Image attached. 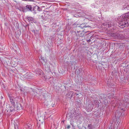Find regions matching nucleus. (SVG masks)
Wrapping results in <instances>:
<instances>
[{
    "label": "nucleus",
    "instance_id": "obj_5",
    "mask_svg": "<svg viewBox=\"0 0 129 129\" xmlns=\"http://www.w3.org/2000/svg\"><path fill=\"white\" fill-rule=\"evenodd\" d=\"M9 98L11 104L12 105H14L15 102V98H14L12 96H9Z\"/></svg>",
    "mask_w": 129,
    "mask_h": 129
},
{
    "label": "nucleus",
    "instance_id": "obj_13",
    "mask_svg": "<svg viewBox=\"0 0 129 129\" xmlns=\"http://www.w3.org/2000/svg\"><path fill=\"white\" fill-rule=\"evenodd\" d=\"M26 8L28 11H31L32 9L31 6L30 5H27L26 6Z\"/></svg>",
    "mask_w": 129,
    "mask_h": 129
},
{
    "label": "nucleus",
    "instance_id": "obj_12",
    "mask_svg": "<svg viewBox=\"0 0 129 129\" xmlns=\"http://www.w3.org/2000/svg\"><path fill=\"white\" fill-rule=\"evenodd\" d=\"M36 73L38 75H41L42 71L40 69H37L36 71Z\"/></svg>",
    "mask_w": 129,
    "mask_h": 129
},
{
    "label": "nucleus",
    "instance_id": "obj_27",
    "mask_svg": "<svg viewBox=\"0 0 129 129\" xmlns=\"http://www.w3.org/2000/svg\"><path fill=\"white\" fill-rule=\"evenodd\" d=\"M90 32V31H85V32L86 33L87 32Z\"/></svg>",
    "mask_w": 129,
    "mask_h": 129
},
{
    "label": "nucleus",
    "instance_id": "obj_17",
    "mask_svg": "<svg viewBox=\"0 0 129 129\" xmlns=\"http://www.w3.org/2000/svg\"><path fill=\"white\" fill-rule=\"evenodd\" d=\"M87 128L88 129H93V126L91 124H89L88 125Z\"/></svg>",
    "mask_w": 129,
    "mask_h": 129
},
{
    "label": "nucleus",
    "instance_id": "obj_14",
    "mask_svg": "<svg viewBox=\"0 0 129 129\" xmlns=\"http://www.w3.org/2000/svg\"><path fill=\"white\" fill-rule=\"evenodd\" d=\"M87 19L90 21H92L94 19V17L92 16H89L88 17Z\"/></svg>",
    "mask_w": 129,
    "mask_h": 129
},
{
    "label": "nucleus",
    "instance_id": "obj_4",
    "mask_svg": "<svg viewBox=\"0 0 129 129\" xmlns=\"http://www.w3.org/2000/svg\"><path fill=\"white\" fill-rule=\"evenodd\" d=\"M120 17L123 19H124L126 20H128V19H129V12L123 14Z\"/></svg>",
    "mask_w": 129,
    "mask_h": 129
},
{
    "label": "nucleus",
    "instance_id": "obj_19",
    "mask_svg": "<svg viewBox=\"0 0 129 129\" xmlns=\"http://www.w3.org/2000/svg\"><path fill=\"white\" fill-rule=\"evenodd\" d=\"M26 127L27 129H31V126L30 124L29 125L28 124L26 125Z\"/></svg>",
    "mask_w": 129,
    "mask_h": 129
},
{
    "label": "nucleus",
    "instance_id": "obj_24",
    "mask_svg": "<svg viewBox=\"0 0 129 129\" xmlns=\"http://www.w3.org/2000/svg\"><path fill=\"white\" fill-rule=\"evenodd\" d=\"M70 127V126L68 125L67 127V128L68 129H69Z\"/></svg>",
    "mask_w": 129,
    "mask_h": 129
},
{
    "label": "nucleus",
    "instance_id": "obj_7",
    "mask_svg": "<svg viewBox=\"0 0 129 129\" xmlns=\"http://www.w3.org/2000/svg\"><path fill=\"white\" fill-rule=\"evenodd\" d=\"M84 34V33L83 30L79 31H77L76 35L79 37H83Z\"/></svg>",
    "mask_w": 129,
    "mask_h": 129
},
{
    "label": "nucleus",
    "instance_id": "obj_10",
    "mask_svg": "<svg viewBox=\"0 0 129 129\" xmlns=\"http://www.w3.org/2000/svg\"><path fill=\"white\" fill-rule=\"evenodd\" d=\"M106 25L107 27H109L112 26H113L114 25V24L112 22H109L107 23Z\"/></svg>",
    "mask_w": 129,
    "mask_h": 129
},
{
    "label": "nucleus",
    "instance_id": "obj_15",
    "mask_svg": "<svg viewBox=\"0 0 129 129\" xmlns=\"http://www.w3.org/2000/svg\"><path fill=\"white\" fill-rule=\"evenodd\" d=\"M21 106L20 104H19L18 105L16 106V107H15V109L16 111L19 110L20 108V107Z\"/></svg>",
    "mask_w": 129,
    "mask_h": 129
},
{
    "label": "nucleus",
    "instance_id": "obj_31",
    "mask_svg": "<svg viewBox=\"0 0 129 129\" xmlns=\"http://www.w3.org/2000/svg\"><path fill=\"white\" fill-rule=\"evenodd\" d=\"M75 94H76V93H75ZM77 94V95H78V94Z\"/></svg>",
    "mask_w": 129,
    "mask_h": 129
},
{
    "label": "nucleus",
    "instance_id": "obj_34",
    "mask_svg": "<svg viewBox=\"0 0 129 129\" xmlns=\"http://www.w3.org/2000/svg\"><path fill=\"white\" fill-rule=\"evenodd\" d=\"M113 124V122H112V124Z\"/></svg>",
    "mask_w": 129,
    "mask_h": 129
},
{
    "label": "nucleus",
    "instance_id": "obj_30",
    "mask_svg": "<svg viewBox=\"0 0 129 129\" xmlns=\"http://www.w3.org/2000/svg\"><path fill=\"white\" fill-rule=\"evenodd\" d=\"M104 98H105V97H103V99H104Z\"/></svg>",
    "mask_w": 129,
    "mask_h": 129
},
{
    "label": "nucleus",
    "instance_id": "obj_23",
    "mask_svg": "<svg viewBox=\"0 0 129 129\" xmlns=\"http://www.w3.org/2000/svg\"><path fill=\"white\" fill-rule=\"evenodd\" d=\"M87 42H90V41H91V40H90V39H89L88 40H87Z\"/></svg>",
    "mask_w": 129,
    "mask_h": 129
},
{
    "label": "nucleus",
    "instance_id": "obj_2",
    "mask_svg": "<svg viewBox=\"0 0 129 129\" xmlns=\"http://www.w3.org/2000/svg\"><path fill=\"white\" fill-rule=\"evenodd\" d=\"M12 105V106L10 107L8 110L6 109L5 111V114H7L8 116L12 114V112H14L16 111L14 105Z\"/></svg>",
    "mask_w": 129,
    "mask_h": 129
},
{
    "label": "nucleus",
    "instance_id": "obj_26",
    "mask_svg": "<svg viewBox=\"0 0 129 129\" xmlns=\"http://www.w3.org/2000/svg\"><path fill=\"white\" fill-rule=\"evenodd\" d=\"M102 99V100H103V101H104V102L107 101L106 100V99L105 100H103V99Z\"/></svg>",
    "mask_w": 129,
    "mask_h": 129
},
{
    "label": "nucleus",
    "instance_id": "obj_3",
    "mask_svg": "<svg viewBox=\"0 0 129 129\" xmlns=\"http://www.w3.org/2000/svg\"><path fill=\"white\" fill-rule=\"evenodd\" d=\"M99 102L97 100H94L93 101V102H92V104H89L88 106V108L87 107V108H88L87 109V110L88 111H91L92 109L93 108V106L94 105H96L98 104Z\"/></svg>",
    "mask_w": 129,
    "mask_h": 129
},
{
    "label": "nucleus",
    "instance_id": "obj_32",
    "mask_svg": "<svg viewBox=\"0 0 129 129\" xmlns=\"http://www.w3.org/2000/svg\"><path fill=\"white\" fill-rule=\"evenodd\" d=\"M121 35V34L120 35H120V36H121V35Z\"/></svg>",
    "mask_w": 129,
    "mask_h": 129
},
{
    "label": "nucleus",
    "instance_id": "obj_29",
    "mask_svg": "<svg viewBox=\"0 0 129 129\" xmlns=\"http://www.w3.org/2000/svg\"><path fill=\"white\" fill-rule=\"evenodd\" d=\"M37 33L38 34V32L37 31Z\"/></svg>",
    "mask_w": 129,
    "mask_h": 129
},
{
    "label": "nucleus",
    "instance_id": "obj_8",
    "mask_svg": "<svg viewBox=\"0 0 129 129\" xmlns=\"http://www.w3.org/2000/svg\"><path fill=\"white\" fill-rule=\"evenodd\" d=\"M33 10H34L35 9H37V10L39 11H41L42 10V9L41 7H39L36 6L33 7Z\"/></svg>",
    "mask_w": 129,
    "mask_h": 129
},
{
    "label": "nucleus",
    "instance_id": "obj_28",
    "mask_svg": "<svg viewBox=\"0 0 129 129\" xmlns=\"http://www.w3.org/2000/svg\"><path fill=\"white\" fill-rule=\"evenodd\" d=\"M1 98L2 99L3 98V97L2 96H1Z\"/></svg>",
    "mask_w": 129,
    "mask_h": 129
},
{
    "label": "nucleus",
    "instance_id": "obj_16",
    "mask_svg": "<svg viewBox=\"0 0 129 129\" xmlns=\"http://www.w3.org/2000/svg\"><path fill=\"white\" fill-rule=\"evenodd\" d=\"M73 95L72 92H69L66 95L67 96L70 98V96H71V97Z\"/></svg>",
    "mask_w": 129,
    "mask_h": 129
},
{
    "label": "nucleus",
    "instance_id": "obj_21",
    "mask_svg": "<svg viewBox=\"0 0 129 129\" xmlns=\"http://www.w3.org/2000/svg\"><path fill=\"white\" fill-rule=\"evenodd\" d=\"M36 9H35L34 11L33 10V12L35 14H36L37 13V12L36 11Z\"/></svg>",
    "mask_w": 129,
    "mask_h": 129
},
{
    "label": "nucleus",
    "instance_id": "obj_20",
    "mask_svg": "<svg viewBox=\"0 0 129 129\" xmlns=\"http://www.w3.org/2000/svg\"><path fill=\"white\" fill-rule=\"evenodd\" d=\"M27 18L28 20H29L30 21H32L33 19L32 18L30 17H27Z\"/></svg>",
    "mask_w": 129,
    "mask_h": 129
},
{
    "label": "nucleus",
    "instance_id": "obj_22",
    "mask_svg": "<svg viewBox=\"0 0 129 129\" xmlns=\"http://www.w3.org/2000/svg\"><path fill=\"white\" fill-rule=\"evenodd\" d=\"M112 126H111L109 127L110 129H113V127H112Z\"/></svg>",
    "mask_w": 129,
    "mask_h": 129
},
{
    "label": "nucleus",
    "instance_id": "obj_6",
    "mask_svg": "<svg viewBox=\"0 0 129 129\" xmlns=\"http://www.w3.org/2000/svg\"><path fill=\"white\" fill-rule=\"evenodd\" d=\"M84 24H82L79 27V28H85V29H84V30H86L87 29H90L91 28L90 26H85L84 25Z\"/></svg>",
    "mask_w": 129,
    "mask_h": 129
},
{
    "label": "nucleus",
    "instance_id": "obj_33",
    "mask_svg": "<svg viewBox=\"0 0 129 129\" xmlns=\"http://www.w3.org/2000/svg\"><path fill=\"white\" fill-rule=\"evenodd\" d=\"M121 35V34L120 35H120V36H121V35Z\"/></svg>",
    "mask_w": 129,
    "mask_h": 129
},
{
    "label": "nucleus",
    "instance_id": "obj_25",
    "mask_svg": "<svg viewBox=\"0 0 129 129\" xmlns=\"http://www.w3.org/2000/svg\"><path fill=\"white\" fill-rule=\"evenodd\" d=\"M27 1H32V2H33L34 1V0H27Z\"/></svg>",
    "mask_w": 129,
    "mask_h": 129
},
{
    "label": "nucleus",
    "instance_id": "obj_11",
    "mask_svg": "<svg viewBox=\"0 0 129 129\" xmlns=\"http://www.w3.org/2000/svg\"><path fill=\"white\" fill-rule=\"evenodd\" d=\"M126 104L125 105L124 104V105L122 104L121 106L120 105L119 106V107L120 108H121V109L123 111H124L125 110V108L126 107Z\"/></svg>",
    "mask_w": 129,
    "mask_h": 129
},
{
    "label": "nucleus",
    "instance_id": "obj_1",
    "mask_svg": "<svg viewBox=\"0 0 129 129\" xmlns=\"http://www.w3.org/2000/svg\"><path fill=\"white\" fill-rule=\"evenodd\" d=\"M119 26L121 28H123L126 26H127L129 25V20L122 19L120 18L119 19Z\"/></svg>",
    "mask_w": 129,
    "mask_h": 129
},
{
    "label": "nucleus",
    "instance_id": "obj_9",
    "mask_svg": "<svg viewBox=\"0 0 129 129\" xmlns=\"http://www.w3.org/2000/svg\"><path fill=\"white\" fill-rule=\"evenodd\" d=\"M37 126H38V127H39L40 126V124H42V123L43 122V120L42 119L41 120H41L39 118L37 119Z\"/></svg>",
    "mask_w": 129,
    "mask_h": 129
},
{
    "label": "nucleus",
    "instance_id": "obj_18",
    "mask_svg": "<svg viewBox=\"0 0 129 129\" xmlns=\"http://www.w3.org/2000/svg\"><path fill=\"white\" fill-rule=\"evenodd\" d=\"M41 93L40 95V96H43V98H45L46 96V94L45 93L42 92H41Z\"/></svg>",
    "mask_w": 129,
    "mask_h": 129
}]
</instances>
